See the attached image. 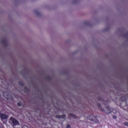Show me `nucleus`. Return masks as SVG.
<instances>
[{"instance_id":"f257e3e1","label":"nucleus","mask_w":128,"mask_h":128,"mask_svg":"<svg viewBox=\"0 0 128 128\" xmlns=\"http://www.w3.org/2000/svg\"><path fill=\"white\" fill-rule=\"evenodd\" d=\"M10 120L12 122L14 126H18V121L14 119V118L11 117L10 118Z\"/></svg>"},{"instance_id":"f03ea898","label":"nucleus","mask_w":128,"mask_h":128,"mask_svg":"<svg viewBox=\"0 0 128 128\" xmlns=\"http://www.w3.org/2000/svg\"><path fill=\"white\" fill-rule=\"evenodd\" d=\"M0 116L2 120H6V118H8V116L6 115V114H2L0 113Z\"/></svg>"},{"instance_id":"7ed1b4c3","label":"nucleus","mask_w":128,"mask_h":128,"mask_svg":"<svg viewBox=\"0 0 128 128\" xmlns=\"http://www.w3.org/2000/svg\"><path fill=\"white\" fill-rule=\"evenodd\" d=\"M3 96H4V98H7V100H8V92H4Z\"/></svg>"},{"instance_id":"20e7f679","label":"nucleus","mask_w":128,"mask_h":128,"mask_svg":"<svg viewBox=\"0 0 128 128\" xmlns=\"http://www.w3.org/2000/svg\"><path fill=\"white\" fill-rule=\"evenodd\" d=\"M105 112L107 114H110L112 112V110H110V108H106Z\"/></svg>"},{"instance_id":"39448f33","label":"nucleus","mask_w":128,"mask_h":128,"mask_svg":"<svg viewBox=\"0 0 128 128\" xmlns=\"http://www.w3.org/2000/svg\"><path fill=\"white\" fill-rule=\"evenodd\" d=\"M56 118H66V115H63L62 116H56Z\"/></svg>"},{"instance_id":"423d86ee","label":"nucleus","mask_w":128,"mask_h":128,"mask_svg":"<svg viewBox=\"0 0 128 128\" xmlns=\"http://www.w3.org/2000/svg\"><path fill=\"white\" fill-rule=\"evenodd\" d=\"M66 128H70V126L69 124L67 125Z\"/></svg>"},{"instance_id":"0eeeda50","label":"nucleus","mask_w":128,"mask_h":128,"mask_svg":"<svg viewBox=\"0 0 128 128\" xmlns=\"http://www.w3.org/2000/svg\"><path fill=\"white\" fill-rule=\"evenodd\" d=\"M18 106H22V104L20 102L18 103Z\"/></svg>"},{"instance_id":"6e6552de","label":"nucleus","mask_w":128,"mask_h":128,"mask_svg":"<svg viewBox=\"0 0 128 128\" xmlns=\"http://www.w3.org/2000/svg\"><path fill=\"white\" fill-rule=\"evenodd\" d=\"M124 124H125V126H128V122L127 123H125Z\"/></svg>"}]
</instances>
